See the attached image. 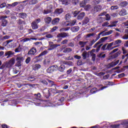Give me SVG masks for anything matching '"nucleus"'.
<instances>
[{
    "label": "nucleus",
    "mask_w": 128,
    "mask_h": 128,
    "mask_svg": "<svg viewBox=\"0 0 128 128\" xmlns=\"http://www.w3.org/2000/svg\"><path fill=\"white\" fill-rule=\"evenodd\" d=\"M24 58L22 56H17L16 58V66H18V68H20V66H22V62H24Z\"/></svg>",
    "instance_id": "7ed1b4c3"
},
{
    "label": "nucleus",
    "mask_w": 128,
    "mask_h": 128,
    "mask_svg": "<svg viewBox=\"0 0 128 128\" xmlns=\"http://www.w3.org/2000/svg\"><path fill=\"white\" fill-rule=\"evenodd\" d=\"M62 24L63 26H70V23L67 24L66 22H62Z\"/></svg>",
    "instance_id": "e2e57ef3"
},
{
    "label": "nucleus",
    "mask_w": 128,
    "mask_h": 128,
    "mask_svg": "<svg viewBox=\"0 0 128 128\" xmlns=\"http://www.w3.org/2000/svg\"><path fill=\"white\" fill-rule=\"evenodd\" d=\"M120 16H126L128 12H126V9H122L118 12Z\"/></svg>",
    "instance_id": "2eb2a0df"
},
{
    "label": "nucleus",
    "mask_w": 128,
    "mask_h": 128,
    "mask_svg": "<svg viewBox=\"0 0 128 128\" xmlns=\"http://www.w3.org/2000/svg\"><path fill=\"white\" fill-rule=\"evenodd\" d=\"M93 2L94 4H98L100 2V0H94Z\"/></svg>",
    "instance_id": "338daca9"
},
{
    "label": "nucleus",
    "mask_w": 128,
    "mask_h": 128,
    "mask_svg": "<svg viewBox=\"0 0 128 128\" xmlns=\"http://www.w3.org/2000/svg\"><path fill=\"white\" fill-rule=\"evenodd\" d=\"M17 24H18L19 26H20L22 24H26V21L22 20L21 19H19L17 20Z\"/></svg>",
    "instance_id": "2f4dec72"
},
{
    "label": "nucleus",
    "mask_w": 128,
    "mask_h": 128,
    "mask_svg": "<svg viewBox=\"0 0 128 128\" xmlns=\"http://www.w3.org/2000/svg\"><path fill=\"white\" fill-rule=\"evenodd\" d=\"M98 92V88H92L91 90H90V94H96Z\"/></svg>",
    "instance_id": "37998d69"
},
{
    "label": "nucleus",
    "mask_w": 128,
    "mask_h": 128,
    "mask_svg": "<svg viewBox=\"0 0 128 128\" xmlns=\"http://www.w3.org/2000/svg\"><path fill=\"white\" fill-rule=\"evenodd\" d=\"M82 56L83 60H86V58H90V52L84 51L82 54Z\"/></svg>",
    "instance_id": "ddd939ff"
},
{
    "label": "nucleus",
    "mask_w": 128,
    "mask_h": 128,
    "mask_svg": "<svg viewBox=\"0 0 128 128\" xmlns=\"http://www.w3.org/2000/svg\"><path fill=\"white\" fill-rule=\"evenodd\" d=\"M64 70H66V66L64 64H62L58 68V70L60 72H64Z\"/></svg>",
    "instance_id": "bb28decb"
},
{
    "label": "nucleus",
    "mask_w": 128,
    "mask_h": 128,
    "mask_svg": "<svg viewBox=\"0 0 128 128\" xmlns=\"http://www.w3.org/2000/svg\"><path fill=\"white\" fill-rule=\"evenodd\" d=\"M36 48L33 47L29 50V52L28 53V54H29L30 56H34V54H36Z\"/></svg>",
    "instance_id": "1a4fd4ad"
},
{
    "label": "nucleus",
    "mask_w": 128,
    "mask_h": 128,
    "mask_svg": "<svg viewBox=\"0 0 128 128\" xmlns=\"http://www.w3.org/2000/svg\"><path fill=\"white\" fill-rule=\"evenodd\" d=\"M76 20H73L72 21H71L70 23H69V26H72L74 24H76Z\"/></svg>",
    "instance_id": "3c124183"
},
{
    "label": "nucleus",
    "mask_w": 128,
    "mask_h": 128,
    "mask_svg": "<svg viewBox=\"0 0 128 128\" xmlns=\"http://www.w3.org/2000/svg\"><path fill=\"white\" fill-rule=\"evenodd\" d=\"M38 2V0H29L30 4H36Z\"/></svg>",
    "instance_id": "4c0bfd02"
},
{
    "label": "nucleus",
    "mask_w": 128,
    "mask_h": 128,
    "mask_svg": "<svg viewBox=\"0 0 128 128\" xmlns=\"http://www.w3.org/2000/svg\"><path fill=\"white\" fill-rule=\"evenodd\" d=\"M12 66L9 62L6 63V68H12Z\"/></svg>",
    "instance_id": "052dcab7"
},
{
    "label": "nucleus",
    "mask_w": 128,
    "mask_h": 128,
    "mask_svg": "<svg viewBox=\"0 0 128 128\" xmlns=\"http://www.w3.org/2000/svg\"><path fill=\"white\" fill-rule=\"evenodd\" d=\"M44 22H46L47 24H50V22H52V18L47 17L44 18Z\"/></svg>",
    "instance_id": "aec40b11"
},
{
    "label": "nucleus",
    "mask_w": 128,
    "mask_h": 128,
    "mask_svg": "<svg viewBox=\"0 0 128 128\" xmlns=\"http://www.w3.org/2000/svg\"><path fill=\"white\" fill-rule=\"evenodd\" d=\"M122 54V51L119 50L117 52L115 53L114 54L111 56L112 58H116Z\"/></svg>",
    "instance_id": "f3484780"
},
{
    "label": "nucleus",
    "mask_w": 128,
    "mask_h": 128,
    "mask_svg": "<svg viewBox=\"0 0 128 128\" xmlns=\"http://www.w3.org/2000/svg\"><path fill=\"white\" fill-rule=\"evenodd\" d=\"M64 12V10L62 8H56V9L55 11L54 12V14H56V16H60V14H62V12Z\"/></svg>",
    "instance_id": "f8f14e48"
},
{
    "label": "nucleus",
    "mask_w": 128,
    "mask_h": 128,
    "mask_svg": "<svg viewBox=\"0 0 128 128\" xmlns=\"http://www.w3.org/2000/svg\"><path fill=\"white\" fill-rule=\"evenodd\" d=\"M48 50H45L43 52H41L38 56H36V58H40V56H44L48 54Z\"/></svg>",
    "instance_id": "a878e982"
},
{
    "label": "nucleus",
    "mask_w": 128,
    "mask_h": 128,
    "mask_svg": "<svg viewBox=\"0 0 128 128\" xmlns=\"http://www.w3.org/2000/svg\"><path fill=\"white\" fill-rule=\"evenodd\" d=\"M40 22L41 20L40 18L36 19L35 20L33 21L31 24L32 30H38V24H40Z\"/></svg>",
    "instance_id": "f03ea898"
},
{
    "label": "nucleus",
    "mask_w": 128,
    "mask_h": 128,
    "mask_svg": "<svg viewBox=\"0 0 128 128\" xmlns=\"http://www.w3.org/2000/svg\"><path fill=\"white\" fill-rule=\"evenodd\" d=\"M106 20H110V14H106Z\"/></svg>",
    "instance_id": "13d9d810"
},
{
    "label": "nucleus",
    "mask_w": 128,
    "mask_h": 128,
    "mask_svg": "<svg viewBox=\"0 0 128 128\" xmlns=\"http://www.w3.org/2000/svg\"><path fill=\"white\" fill-rule=\"evenodd\" d=\"M108 37H103L101 38L98 42L96 44H94V45L93 46V48H96L98 46V44H102V42H104L106 40H108Z\"/></svg>",
    "instance_id": "39448f33"
},
{
    "label": "nucleus",
    "mask_w": 128,
    "mask_h": 128,
    "mask_svg": "<svg viewBox=\"0 0 128 128\" xmlns=\"http://www.w3.org/2000/svg\"><path fill=\"white\" fill-rule=\"evenodd\" d=\"M14 52L12 51H7L5 52L4 56H7L6 58H10L12 56H14Z\"/></svg>",
    "instance_id": "9b49d317"
},
{
    "label": "nucleus",
    "mask_w": 128,
    "mask_h": 128,
    "mask_svg": "<svg viewBox=\"0 0 128 128\" xmlns=\"http://www.w3.org/2000/svg\"><path fill=\"white\" fill-rule=\"evenodd\" d=\"M90 0H84L80 3V6L82 7L84 6H86L88 2H90Z\"/></svg>",
    "instance_id": "cd10ccee"
},
{
    "label": "nucleus",
    "mask_w": 128,
    "mask_h": 128,
    "mask_svg": "<svg viewBox=\"0 0 128 128\" xmlns=\"http://www.w3.org/2000/svg\"><path fill=\"white\" fill-rule=\"evenodd\" d=\"M90 54L91 56L92 57V60H93V62H94V60H96V56L94 53Z\"/></svg>",
    "instance_id": "8fccbe9b"
},
{
    "label": "nucleus",
    "mask_w": 128,
    "mask_h": 128,
    "mask_svg": "<svg viewBox=\"0 0 128 128\" xmlns=\"http://www.w3.org/2000/svg\"><path fill=\"white\" fill-rule=\"evenodd\" d=\"M112 32H114V31L112 30H110V31H108V32H106L105 33L103 34L102 36H108L110 34H112Z\"/></svg>",
    "instance_id": "e433bc0d"
},
{
    "label": "nucleus",
    "mask_w": 128,
    "mask_h": 128,
    "mask_svg": "<svg viewBox=\"0 0 128 128\" xmlns=\"http://www.w3.org/2000/svg\"><path fill=\"white\" fill-rule=\"evenodd\" d=\"M80 12V11L76 10L73 12V16L76 18L78 16V14Z\"/></svg>",
    "instance_id": "a18cd8bd"
},
{
    "label": "nucleus",
    "mask_w": 128,
    "mask_h": 128,
    "mask_svg": "<svg viewBox=\"0 0 128 128\" xmlns=\"http://www.w3.org/2000/svg\"><path fill=\"white\" fill-rule=\"evenodd\" d=\"M118 62H120V60H117L115 62H112L108 66L107 68H114V66H116V64H118Z\"/></svg>",
    "instance_id": "9d476101"
},
{
    "label": "nucleus",
    "mask_w": 128,
    "mask_h": 128,
    "mask_svg": "<svg viewBox=\"0 0 128 128\" xmlns=\"http://www.w3.org/2000/svg\"><path fill=\"white\" fill-rule=\"evenodd\" d=\"M108 46V44H104L101 48V50H107L106 46Z\"/></svg>",
    "instance_id": "5fc2aeb1"
},
{
    "label": "nucleus",
    "mask_w": 128,
    "mask_h": 128,
    "mask_svg": "<svg viewBox=\"0 0 128 128\" xmlns=\"http://www.w3.org/2000/svg\"><path fill=\"white\" fill-rule=\"evenodd\" d=\"M46 38H54V36L50 34H47L46 36Z\"/></svg>",
    "instance_id": "bf43d9fd"
},
{
    "label": "nucleus",
    "mask_w": 128,
    "mask_h": 128,
    "mask_svg": "<svg viewBox=\"0 0 128 128\" xmlns=\"http://www.w3.org/2000/svg\"><path fill=\"white\" fill-rule=\"evenodd\" d=\"M2 26H6V24H8V21L6 20L4 18H2Z\"/></svg>",
    "instance_id": "58836bf2"
},
{
    "label": "nucleus",
    "mask_w": 128,
    "mask_h": 128,
    "mask_svg": "<svg viewBox=\"0 0 128 128\" xmlns=\"http://www.w3.org/2000/svg\"><path fill=\"white\" fill-rule=\"evenodd\" d=\"M30 57H28L26 60V61L25 62L26 63V64H30Z\"/></svg>",
    "instance_id": "774afa93"
},
{
    "label": "nucleus",
    "mask_w": 128,
    "mask_h": 128,
    "mask_svg": "<svg viewBox=\"0 0 128 128\" xmlns=\"http://www.w3.org/2000/svg\"><path fill=\"white\" fill-rule=\"evenodd\" d=\"M100 10H102V6L98 5L94 6V12H100Z\"/></svg>",
    "instance_id": "6ab92c4d"
},
{
    "label": "nucleus",
    "mask_w": 128,
    "mask_h": 128,
    "mask_svg": "<svg viewBox=\"0 0 128 128\" xmlns=\"http://www.w3.org/2000/svg\"><path fill=\"white\" fill-rule=\"evenodd\" d=\"M86 16V12H80L78 16H77V20H84V18Z\"/></svg>",
    "instance_id": "6e6552de"
},
{
    "label": "nucleus",
    "mask_w": 128,
    "mask_h": 128,
    "mask_svg": "<svg viewBox=\"0 0 128 128\" xmlns=\"http://www.w3.org/2000/svg\"><path fill=\"white\" fill-rule=\"evenodd\" d=\"M82 8H84V10H86V12H88L92 8V6H90V4H87L86 6L84 5Z\"/></svg>",
    "instance_id": "393cba45"
},
{
    "label": "nucleus",
    "mask_w": 128,
    "mask_h": 128,
    "mask_svg": "<svg viewBox=\"0 0 128 128\" xmlns=\"http://www.w3.org/2000/svg\"><path fill=\"white\" fill-rule=\"evenodd\" d=\"M61 0L62 2V4H66V6H68L70 4L68 2V0Z\"/></svg>",
    "instance_id": "c03bdc74"
},
{
    "label": "nucleus",
    "mask_w": 128,
    "mask_h": 128,
    "mask_svg": "<svg viewBox=\"0 0 128 128\" xmlns=\"http://www.w3.org/2000/svg\"><path fill=\"white\" fill-rule=\"evenodd\" d=\"M70 28V27H66V28H60V32H61L58 34L57 35V38H68L70 36V34L68 33L64 32H67V30H68Z\"/></svg>",
    "instance_id": "f257e3e1"
},
{
    "label": "nucleus",
    "mask_w": 128,
    "mask_h": 128,
    "mask_svg": "<svg viewBox=\"0 0 128 128\" xmlns=\"http://www.w3.org/2000/svg\"><path fill=\"white\" fill-rule=\"evenodd\" d=\"M54 48H56V44L50 45V48L48 49V50H54Z\"/></svg>",
    "instance_id": "ea45409f"
},
{
    "label": "nucleus",
    "mask_w": 128,
    "mask_h": 128,
    "mask_svg": "<svg viewBox=\"0 0 128 128\" xmlns=\"http://www.w3.org/2000/svg\"><path fill=\"white\" fill-rule=\"evenodd\" d=\"M128 2L126 1H124V2H121L120 4H119V6H122V8H124L125 6H128Z\"/></svg>",
    "instance_id": "b1692460"
},
{
    "label": "nucleus",
    "mask_w": 128,
    "mask_h": 128,
    "mask_svg": "<svg viewBox=\"0 0 128 128\" xmlns=\"http://www.w3.org/2000/svg\"><path fill=\"white\" fill-rule=\"evenodd\" d=\"M40 68V64H36L33 66V70H39Z\"/></svg>",
    "instance_id": "7c9ffc66"
},
{
    "label": "nucleus",
    "mask_w": 128,
    "mask_h": 128,
    "mask_svg": "<svg viewBox=\"0 0 128 128\" xmlns=\"http://www.w3.org/2000/svg\"><path fill=\"white\" fill-rule=\"evenodd\" d=\"M118 48L114 49L110 53V56H112V54H114V52H118Z\"/></svg>",
    "instance_id": "6e6d98bb"
},
{
    "label": "nucleus",
    "mask_w": 128,
    "mask_h": 128,
    "mask_svg": "<svg viewBox=\"0 0 128 128\" xmlns=\"http://www.w3.org/2000/svg\"><path fill=\"white\" fill-rule=\"evenodd\" d=\"M58 69V66L56 65H52L50 66L47 69V72L48 74H52V72H56V70Z\"/></svg>",
    "instance_id": "20e7f679"
},
{
    "label": "nucleus",
    "mask_w": 128,
    "mask_h": 128,
    "mask_svg": "<svg viewBox=\"0 0 128 128\" xmlns=\"http://www.w3.org/2000/svg\"><path fill=\"white\" fill-rule=\"evenodd\" d=\"M50 58H46L44 61V64H50Z\"/></svg>",
    "instance_id": "f704fd0d"
},
{
    "label": "nucleus",
    "mask_w": 128,
    "mask_h": 128,
    "mask_svg": "<svg viewBox=\"0 0 128 128\" xmlns=\"http://www.w3.org/2000/svg\"><path fill=\"white\" fill-rule=\"evenodd\" d=\"M71 30L73 32H78L80 30V27L78 26H75L71 28Z\"/></svg>",
    "instance_id": "c85d7f7f"
},
{
    "label": "nucleus",
    "mask_w": 128,
    "mask_h": 128,
    "mask_svg": "<svg viewBox=\"0 0 128 128\" xmlns=\"http://www.w3.org/2000/svg\"><path fill=\"white\" fill-rule=\"evenodd\" d=\"M112 46H114V44L112 43V42L108 44H107V50H112Z\"/></svg>",
    "instance_id": "c9c22d12"
},
{
    "label": "nucleus",
    "mask_w": 128,
    "mask_h": 128,
    "mask_svg": "<svg viewBox=\"0 0 128 128\" xmlns=\"http://www.w3.org/2000/svg\"><path fill=\"white\" fill-rule=\"evenodd\" d=\"M118 6H112L110 8V9L112 10H118Z\"/></svg>",
    "instance_id": "0e129e2a"
},
{
    "label": "nucleus",
    "mask_w": 128,
    "mask_h": 128,
    "mask_svg": "<svg viewBox=\"0 0 128 128\" xmlns=\"http://www.w3.org/2000/svg\"><path fill=\"white\" fill-rule=\"evenodd\" d=\"M9 62L12 65L14 66V62H16V60L14 58H12V59L10 60L9 61Z\"/></svg>",
    "instance_id": "09e8293b"
},
{
    "label": "nucleus",
    "mask_w": 128,
    "mask_h": 128,
    "mask_svg": "<svg viewBox=\"0 0 128 128\" xmlns=\"http://www.w3.org/2000/svg\"><path fill=\"white\" fill-rule=\"evenodd\" d=\"M60 19L58 18H54L52 21V24H54V26L58 24L60 22Z\"/></svg>",
    "instance_id": "dca6fc26"
},
{
    "label": "nucleus",
    "mask_w": 128,
    "mask_h": 128,
    "mask_svg": "<svg viewBox=\"0 0 128 128\" xmlns=\"http://www.w3.org/2000/svg\"><path fill=\"white\" fill-rule=\"evenodd\" d=\"M52 12V6L50 5L49 6L47 7L46 9L44 11V14H50Z\"/></svg>",
    "instance_id": "423d86ee"
},
{
    "label": "nucleus",
    "mask_w": 128,
    "mask_h": 128,
    "mask_svg": "<svg viewBox=\"0 0 128 128\" xmlns=\"http://www.w3.org/2000/svg\"><path fill=\"white\" fill-rule=\"evenodd\" d=\"M43 93L46 96H50V90H48V89L43 90Z\"/></svg>",
    "instance_id": "72a5a7b5"
},
{
    "label": "nucleus",
    "mask_w": 128,
    "mask_h": 128,
    "mask_svg": "<svg viewBox=\"0 0 128 128\" xmlns=\"http://www.w3.org/2000/svg\"><path fill=\"white\" fill-rule=\"evenodd\" d=\"M18 2H15L12 3V4H8V8H10V7L14 8V6H18Z\"/></svg>",
    "instance_id": "a19ab883"
},
{
    "label": "nucleus",
    "mask_w": 128,
    "mask_h": 128,
    "mask_svg": "<svg viewBox=\"0 0 128 128\" xmlns=\"http://www.w3.org/2000/svg\"><path fill=\"white\" fill-rule=\"evenodd\" d=\"M90 22V18L88 16H86L82 22V26H86Z\"/></svg>",
    "instance_id": "4468645a"
},
{
    "label": "nucleus",
    "mask_w": 128,
    "mask_h": 128,
    "mask_svg": "<svg viewBox=\"0 0 128 128\" xmlns=\"http://www.w3.org/2000/svg\"><path fill=\"white\" fill-rule=\"evenodd\" d=\"M69 48H74V42H70L68 44Z\"/></svg>",
    "instance_id": "de8ad7c7"
},
{
    "label": "nucleus",
    "mask_w": 128,
    "mask_h": 128,
    "mask_svg": "<svg viewBox=\"0 0 128 128\" xmlns=\"http://www.w3.org/2000/svg\"><path fill=\"white\" fill-rule=\"evenodd\" d=\"M96 42L94 40H92V41L90 42V43L89 44V46H92V44H94Z\"/></svg>",
    "instance_id": "69168bd1"
},
{
    "label": "nucleus",
    "mask_w": 128,
    "mask_h": 128,
    "mask_svg": "<svg viewBox=\"0 0 128 128\" xmlns=\"http://www.w3.org/2000/svg\"><path fill=\"white\" fill-rule=\"evenodd\" d=\"M40 82H42V84H46V86H48V82L44 80H41Z\"/></svg>",
    "instance_id": "680f3d73"
},
{
    "label": "nucleus",
    "mask_w": 128,
    "mask_h": 128,
    "mask_svg": "<svg viewBox=\"0 0 128 128\" xmlns=\"http://www.w3.org/2000/svg\"><path fill=\"white\" fill-rule=\"evenodd\" d=\"M102 44H100L97 47L96 49V52H100V48H102Z\"/></svg>",
    "instance_id": "4d7b16f0"
},
{
    "label": "nucleus",
    "mask_w": 128,
    "mask_h": 128,
    "mask_svg": "<svg viewBox=\"0 0 128 128\" xmlns=\"http://www.w3.org/2000/svg\"><path fill=\"white\" fill-rule=\"evenodd\" d=\"M22 51V48H20V44L19 45L18 47L15 49V52H20Z\"/></svg>",
    "instance_id": "49530a36"
},
{
    "label": "nucleus",
    "mask_w": 128,
    "mask_h": 128,
    "mask_svg": "<svg viewBox=\"0 0 128 128\" xmlns=\"http://www.w3.org/2000/svg\"><path fill=\"white\" fill-rule=\"evenodd\" d=\"M8 8V4L6 2L2 3L0 4V8Z\"/></svg>",
    "instance_id": "79ce46f5"
},
{
    "label": "nucleus",
    "mask_w": 128,
    "mask_h": 128,
    "mask_svg": "<svg viewBox=\"0 0 128 128\" xmlns=\"http://www.w3.org/2000/svg\"><path fill=\"white\" fill-rule=\"evenodd\" d=\"M97 58H101V60H103L106 58V54H104V52H101L97 54Z\"/></svg>",
    "instance_id": "5701e85b"
},
{
    "label": "nucleus",
    "mask_w": 128,
    "mask_h": 128,
    "mask_svg": "<svg viewBox=\"0 0 128 128\" xmlns=\"http://www.w3.org/2000/svg\"><path fill=\"white\" fill-rule=\"evenodd\" d=\"M123 40H128V29H126L124 32V34L122 36Z\"/></svg>",
    "instance_id": "412c9836"
},
{
    "label": "nucleus",
    "mask_w": 128,
    "mask_h": 128,
    "mask_svg": "<svg viewBox=\"0 0 128 128\" xmlns=\"http://www.w3.org/2000/svg\"><path fill=\"white\" fill-rule=\"evenodd\" d=\"M34 40V38H25L23 39L22 40L24 42H28V40Z\"/></svg>",
    "instance_id": "864d4df0"
},
{
    "label": "nucleus",
    "mask_w": 128,
    "mask_h": 128,
    "mask_svg": "<svg viewBox=\"0 0 128 128\" xmlns=\"http://www.w3.org/2000/svg\"><path fill=\"white\" fill-rule=\"evenodd\" d=\"M72 18V16H70V14H67L64 16V19L66 20H70Z\"/></svg>",
    "instance_id": "473e14b6"
},
{
    "label": "nucleus",
    "mask_w": 128,
    "mask_h": 128,
    "mask_svg": "<svg viewBox=\"0 0 128 128\" xmlns=\"http://www.w3.org/2000/svg\"><path fill=\"white\" fill-rule=\"evenodd\" d=\"M88 44V41L86 42H82V41H80L79 42V45L80 46V48H84V46Z\"/></svg>",
    "instance_id": "c756f323"
},
{
    "label": "nucleus",
    "mask_w": 128,
    "mask_h": 128,
    "mask_svg": "<svg viewBox=\"0 0 128 128\" xmlns=\"http://www.w3.org/2000/svg\"><path fill=\"white\" fill-rule=\"evenodd\" d=\"M68 42V40L65 39L61 42V44H66Z\"/></svg>",
    "instance_id": "603ef678"
},
{
    "label": "nucleus",
    "mask_w": 128,
    "mask_h": 128,
    "mask_svg": "<svg viewBox=\"0 0 128 128\" xmlns=\"http://www.w3.org/2000/svg\"><path fill=\"white\" fill-rule=\"evenodd\" d=\"M112 42L114 46H115V48H118V46H122V41L120 40H117Z\"/></svg>",
    "instance_id": "0eeeda50"
},
{
    "label": "nucleus",
    "mask_w": 128,
    "mask_h": 128,
    "mask_svg": "<svg viewBox=\"0 0 128 128\" xmlns=\"http://www.w3.org/2000/svg\"><path fill=\"white\" fill-rule=\"evenodd\" d=\"M72 52V49L70 47L64 48L63 50L64 54H68L69 52Z\"/></svg>",
    "instance_id": "a211bd4d"
},
{
    "label": "nucleus",
    "mask_w": 128,
    "mask_h": 128,
    "mask_svg": "<svg viewBox=\"0 0 128 128\" xmlns=\"http://www.w3.org/2000/svg\"><path fill=\"white\" fill-rule=\"evenodd\" d=\"M18 16L19 18H24H24H26L27 15L24 12H20L19 13Z\"/></svg>",
    "instance_id": "4be33fe9"
}]
</instances>
